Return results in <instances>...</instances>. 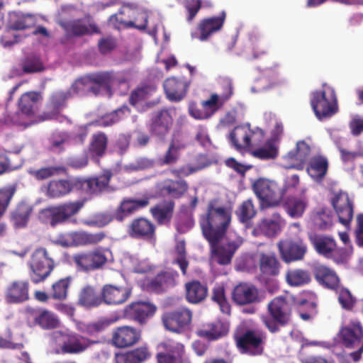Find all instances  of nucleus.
<instances>
[{
  "label": "nucleus",
  "mask_w": 363,
  "mask_h": 363,
  "mask_svg": "<svg viewBox=\"0 0 363 363\" xmlns=\"http://www.w3.org/2000/svg\"><path fill=\"white\" fill-rule=\"evenodd\" d=\"M216 203L215 200L208 202L206 213L199 220L203 236L212 242L223 238L231 220L230 210L223 206H216Z\"/></svg>",
  "instance_id": "1"
},
{
  "label": "nucleus",
  "mask_w": 363,
  "mask_h": 363,
  "mask_svg": "<svg viewBox=\"0 0 363 363\" xmlns=\"http://www.w3.org/2000/svg\"><path fill=\"white\" fill-rule=\"evenodd\" d=\"M269 316H262V320L271 333L279 330V326H285L291 320L292 303L286 297L274 298L267 305Z\"/></svg>",
  "instance_id": "2"
},
{
  "label": "nucleus",
  "mask_w": 363,
  "mask_h": 363,
  "mask_svg": "<svg viewBox=\"0 0 363 363\" xmlns=\"http://www.w3.org/2000/svg\"><path fill=\"white\" fill-rule=\"evenodd\" d=\"M252 189L259 200V208L262 210L279 206L286 191L285 186H280L274 180L264 178L256 180Z\"/></svg>",
  "instance_id": "3"
},
{
  "label": "nucleus",
  "mask_w": 363,
  "mask_h": 363,
  "mask_svg": "<svg viewBox=\"0 0 363 363\" xmlns=\"http://www.w3.org/2000/svg\"><path fill=\"white\" fill-rule=\"evenodd\" d=\"M310 104L315 116L320 121L331 118L339 111L334 89L325 84L322 89L311 93Z\"/></svg>",
  "instance_id": "4"
},
{
  "label": "nucleus",
  "mask_w": 363,
  "mask_h": 363,
  "mask_svg": "<svg viewBox=\"0 0 363 363\" xmlns=\"http://www.w3.org/2000/svg\"><path fill=\"white\" fill-rule=\"evenodd\" d=\"M28 265L30 280L34 284L44 281L55 267L54 259L45 247H38L34 250Z\"/></svg>",
  "instance_id": "5"
},
{
  "label": "nucleus",
  "mask_w": 363,
  "mask_h": 363,
  "mask_svg": "<svg viewBox=\"0 0 363 363\" xmlns=\"http://www.w3.org/2000/svg\"><path fill=\"white\" fill-rule=\"evenodd\" d=\"M267 336L261 330L246 329L235 335V345L241 354L259 356L263 354Z\"/></svg>",
  "instance_id": "6"
},
{
  "label": "nucleus",
  "mask_w": 363,
  "mask_h": 363,
  "mask_svg": "<svg viewBox=\"0 0 363 363\" xmlns=\"http://www.w3.org/2000/svg\"><path fill=\"white\" fill-rule=\"evenodd\" d=\"M107 262L108 257L102 247L80 251L72 256V263L76 269L84 273L102 269Z\"/></svg>",
  "instance_id": "7"
},
{
  "label": "nucleus",
  "mask_w": 363,
  "mask_h": 363,
  "mask_svg": "<svg viewBox=\"0 0 363 363\" xmlns=\"http://www.w3.org/2000/svg\"><path fill=\"white\" fill-rule=\"evenodd\" d=\"M342 344L346 348L357 349L349 354L354 362H359L363 353V325L357 319H351L350 322L340 330Z\"/></svg>",
  "instance_id": "8"
},
{
  "label": "nucleus",
  "mask_w": 363,
  "mask_h": 363,
  "mask_svg": "<svg viewBox=\"0 0 363 363\" xmlns=\"http://www.w3.org/2000/svg\"><path fill=\"white\" fill-rule=\"evenodd\" d=\"M57 340L62 354H81L98 342L75 333H57Z\"/></svg>",
  "instance_id": "9"
},
{
  "label": "nucleus",
  "mask_w": 363,
  "mask_h": 363,
  "mask_svg": "<svg viewBox=\"0 0 363 363\" xmlns=\"http://www.w3.org/2000/svg\"><path fill=\"white\" fill-rule=\"evenodd\" d=\"M309 240L319 255L328 259H332L336 262H342L345 259V250L339 248L333 238L318 234H311Z\"/></svg>",
  "instance_id": "10"
},
{
  "label": "nucleus",
  "mask_w": 363,
  "mask_h": 363,
  "mask_svg": "<svg viewBox=\"0 0 363 363\" xmlns=\"http://www.w3.org/2000/svg\"><path fill=\"white\" fill-rule=\"evenodd\" d=\"M226 12L222 11L218 16L206 17L199 21L195 31L191 33L193 39L207 41L211 36L220 31L226 19Z\"/></svg>",
  "instance_id": "11"
},
{
  "label": "nucleus",
  "mask_w": 363,
  "mask_h": 363,
  "mask_svg": "<svg viewBox=\"0 0 363 363\" xmlns=\"http://www.w3.org/2000/svg\"><path fill=\"white\" fill-rule=\"evenodd\" d=\"M84 203L85 200H79L47 208L45 211L47 213L50 225L52 227H55L58 224L66 222L80 211Z\"/></svg>",
  "instance_id": "12"
},
{
  "label": "nucleus",
  "mask_w": 363,
  "mask_h": 363,
  "mask_svg": "<svg viewBox=\"0 0 363 363\" xmlns=\"http://www.w3.org/2000/svg\"><path fill=\"white\" fill-rule=\"evenodd\" d=\"M158 347L162 351L156 355L157 363H184L191 361L187 357L184 344L168 340Z\"/></svg>",
  "instance_id": "13"
},
{
  "label": "nucleus",
  "mask_w": 363,
  "mask_h": 363,
  "mask_svg": "<svg viewBox=\"0 0 363 363\" xmlns=\"http://www.w3.org/2000/svg\"><path fill=\"white\" fill-rule=\"evenodd\" d=\"M157 307L155 304L147 301H134L124 307L123 317L135 321L140 326L147 324L148 320L155 313Z\"/></svg>",
  "instance_id": "14"
},
{
  "label": "nucleus",
  "mask_w": 363,
  "mask_h": 363,
  "mask_svg": "<svg viewBox=\"0 0 363 363\" xmlns=\"http://www.w3.org/2000/svg\"><path fill=\"white\" fill-rule=\"evenodd\" d=\"M191 320L192 312L185 307L167 312L162 317L164 328L176 333L184 332L190 325Z\"/></svg>",
  "instance_id": "15"
},
{
  "label": "nucleus",
  "mask_w": 363,
  "mask_h": 363,
  "mask_svg": "<svg viewBox=\"0 0 363 363\" xmlns=\"http://www.w3.org/2000/svg\"><path fill=\"white\" fill-rule=\"evenodd\" d=\"M142 337V330L132 325L115 328L111 335L112 345L118 348H128L138 344Z\"/></svg>",
  "instance_id": "16"
},
{
  "label": "nucleus",
  "mask_w": 363,
  "mask_h": 363,
  "mask_svg": "<svg viewBox=\"0 0 363 363\" xmlns=\"http://www.w3.org/2000/svg\"><path fill=\"white\" fill-rule=\"evenodd\" d=\"M331 204L337 216L339 222L348 227L354 216V202L347 192L340 191L331 199Z\"/></svg>",
  "instance_id": "17"
},
{
  "label": "nucleus",
  "mask_w": 363,
  "mask_h": 363,
  "mask_svg": "<svg viewBox=\"0 0 363 363\" xmlns=\"http://www.w3.org/2000/svg\"><path fill=\"white\" fill-rule=\"evenodd\" d=\"M35 24V18L31 14H22L15 16V19H11L8 30L1 38V43L4 48L11 47L17 43L18 35H16L12 30H19L30 28Z\"/></svg>",
  "instance_id": "18"
},
{
  "label": "nucleus",
  "mask_w": 363,
  "mask_h": 363,
  "mask_svg": "<svg viewBox=\"0 0 363 363\" xmlns=\"http://www.w3.org/2000/svg\"><path fill=\"white\" fill-rule=\"evenodd\" d=\"M155 225L144 217L133 219L127 228V233L130 238L150 242L155 241Z\"/></svg>",
  "instance_id": "19"
},
{
  "label": "nucleus",
  "mask_w": 363,
  "mask_h": 363,
  "mask_svg": "<svg viewBox=\"0 0 363 363\" xmlns=\"http://www.w3.org/2000/svg\"><path fill=\"white\" fill-rule=\"evenodd\" d=\"M285 220L278 212L271 216L262 218L254 228L252 234L255 236L264 235L268 238L277 237L285 226Z\"/></svg>",
  "instance_id": "20"
},
{
  "label": "nucleus",
  "mask_w": 363,
  "mask_h": 363,
  "mask_svg": "<svg viewBox=\"0 0 363 363\" xmlns=\"http://www.w3.org/2000/svg\"><path fill=\"white\" fill-rule=\"evenodd\" d=\"M277 247L282 260L286 263L303 259L307 252V246L301 240H281Z\"/></svg>",
  "instance_id": "21"
},
{
  "label": "nucleus",
  "mask_w": 363,
  "mask_h": 363,
  "mask_svg": "<svg viewBox=\"0 0 363 363\" xmlns=\"http://www.w3.org/2000/svg\"><path fill=\"white\" fill-rule=\"evenodd\" d=\"M156 192L161 197L174 199L182 198L189 190V184L184 179H164L155 185Z\"/></svg>",
  "instance_id": "22"
},
{
  "label": "nucleus",
  "mask_w": 363,
  "mask_h": 363,
  "mask_svg": "<svg viewBox=\"0 0 363 363\" xmlns=\"http://www.w3.org/2000/svg\"><path fill=\"white\" fill-rule=\"evenodd\" d=\"M78 177L50 180L46 186L45 195L50 199H60L79 191Z\"/></svg>",
  "instance_id": "23"
},
{
  "label": "nucleus",
  "mask_w": 363,
  "mask_h": 363,
  "mask_svg": "<svg viewBox=\"0 0 363 363\" xmlns=\"http://www.w3.org/2000/svg\"><path fill=\"white\" fill-rule=\"evenodd\" d=\"M178 278L177 271H162L148 281L147 288L152 292L161 294L175 287L178 284Z\"/></svg>",
  "instance_id": "24"
},
{
  "label": "nucleus",
  "mask_w": 363,
  "mask_h": 363,
  "mask_svg": "<svg viewBox=\"0 0 363 363\" xmlns=\"http://www.w3.org/2000/svg\"><path fill=\"white\" fill-rule=\"evenodd\" d=\"M131 289L125 285L104 284L101 289L103 303L117 306L124 303L131 295Z\"/></svg>",
  "instance_id": "25"
},
{
  "label": "nucleus",
  "mask_w": 363,
  "mask_h": 363,
  "mask_svg": "<svg viewBox=\"0 0 363 363\" xmlns=\"http://www.w3.org/2000/svg\"><path fill=\"white\" fill-rule=\"evenodd\" d=\"M71 98L72 97L68 89L53 91L47 104V110L40 116L42 120L56 119L60 111L67 106V101Z\"/></svg>",
  "instance_id": "26"
},
{
  "label": "nucleus",
  "mask_w": 363,
  "mask_h": 363,
  "mask_svg": "<svg viewBox=\"0 0 363 363\" xmlns=\"http://www.w3.org/2000/svg\"><path fill=\"white\" fill-rule=\"evenodd\" d=\"M172 124L173 118L170 111L167 109H161L152 113L150 132L153 135L163 138L169 133Z\"/></svg>",
  "instance_id": "27"
},
{
  "label": "nucleus",
  "mask_w": 363,
  "mask_h": 363,
  "mask_svg": "<svg viewBox=\"0 0 363 363\" xmlns=\"http://www.w3.org/2000/svg\"><path fill=\"white\" fill-rule=\"evenodd\" d=\"M111 177V172L107 171L99 177H89L88 179L78 177L79 183V191L88 195L99 194L108 187Z\"/></svg>",
  "instance_id": "28"
},
{
  "label": "nucleus",
  "mask_w": 363,
  "mask_h": 363,
  "mask_svg": "<svg viewBox=\"0 0 363 363\" xmlns=\"http://www.w3.org/2000/svg\"><path fill=\"white\" fill-rule=\"evenodd\" d=\"M254 133L250 124L238 125L230 133L228 140L236 150H245L250 147Z\"/></svg>",
  "instance_id": "29"
},
{
  "label": "nucleus",
  "mask_w": 363,
  "mask_h": 363,
  "mask_svg": "<svg viewBox=\"0 0 363 363\" xmlns=\"http://www.w3.org/2000/svg\"><path fill=\"white\" fill-rule=\"evenodd\" d=\"M232 298L239 306L255 303L259 301V291L252 284L240 283L234 288Z\"/></svg>",
  "instance_id": "30"
},
{
  "label": "nucleus",
  "mask_w": 363,
  "mask_h": 363,
  "mask_svg": "<svg viewBox=\"0 0 363 363\" xmlns=\"http://www.w3.org/2000/svg\"><path fill=\"white\" fill-rule=\"evenodd\" d=\"M219 242H208L213 257L219 264H228L230 263L232 257L240 245L241 242L230 241L225 245H219Z\"/></svg>",
  "instance_id": "31"
},
{
  "label": "nucleus",
  "mask_w": 363,
  "mask_h": 363,
  "mask_svg": "<svg viewBox=\"0 0 363 363\" xmlns=\"http://www.w3.org/2000/svg\"><path fill=\"white\" fill-rule=\"evenodd\" d=\"M313 276L318 283L325 288L337 290L340 279L333 269L321 264H315L312 269Z\"/></svg>",
  "instance_id": "32"
},
{
  "label": "nucleus",
  "mask_w": 363,
  "mask_h": 363,
  "mask_svg": "<svg viewBox=\"0 0 363 363\" xmlns=\"http://www.w3.org/2000/svg\"><path fill=\"white\" fill-rule=\"evenodd\" d=\"M6 303L18 304L29 299V283L28 281L17 280L11 282L6 288L4 295Z\"/></svg>",
  "instance_id": "33"
},
{
  "label": "nucleus",
  "mask_w": 363,
  "mask_h": 363,
  "mask_svg": "<svg viewBox=\"0 0 363 363\" xmlns=\"http://www.w3.org/2000/svg\"><path fill=\"white\" fill-rule=\"evenodd\" d=\"M228 325L220 320H216L213 322L203 323L199 327L196 334L198 337L215 341L225 336L228 333Z\"/></svg>",
  "instance_id": "34"
},
{
  "label": "nucleus",
  "mask_w": 363,
  "mask_h": 363,
  "mask_svg": "<svg viewBox=\"0 0 363 363\" xmlns=\"http://www.w3.org/2000/svg\"><path fill=\"white\" fill-rule=\"evenodd\" d=\"M26 315L29 321L32 320L34 325H39L43 329L56 328L60 323L57 318L51 311L45 309L28 308Z\"/></svg>",
  "instance_id": "35"
},
{
  "label": "nucleus",
  "mask_w": 363,
  "mask_h": 363,
  "mask_svg": "<svg viewBox=\"0 0 363 363\" xmlns=\"http://www.w3.org/2000/svg\"><path fill=\"white\" fill-rule=\"evenodd\" d=\"M150 199L148 196L141 199L124 198L115 211V220L122 222L135 211L147 207L150 203Z\"/></svg>",
  "instance_id": "36"
},
{
  "label": "nucleus",
  "mask_w": 363,
  "mask_h": 363,
  "mask_svg": "<svg viewBox=\"0 0 363 363\" xmlns=\"http://www.w3.org/2000/svg\"><path fill=\"white\" fill-rule=\"evenodd\" d=\"M163 86L167 98L172 101L178 102L185 97L189 82L184 78L172 77L165 79Z\"/></svg>",
  "instance_id": "37"
},
{
  "label": "nucleus",
  "mask_w": 363,
  "mask_h": 363,
  "mask_svg": "<svg viewBox=\"0 0 363 363\" xmlns=\"http://www.w3.org/2000/svg\"><path fill=\"white\" fill-rule=\"evenodd\" d=\"M258 264L263 279L277 277L280 272L281 264L274 252L259 253Z\"/></svg>",
  "instance_id": "38"
},
{
  "label": "nucleus",
  "mask_w": 363,
  "mask_h": 363,
  "mask_svg": "<svg viewBox=\"0 0 363 363\" xmlns=\"http://www.w3.org/2000/svg\"><path fill=\"white\" fill-rule=\"evenodd\" d=\"M282 206L286 213L292 218H298L303 216L308 201L305 196H288L283 198Z\"/></svg>",
  "instance_id": "39"
},
{
  "label": "nucleus",
  "mask_w": 363,
  "mask_h": 363,
  "mask_svg": "<svg viewBox=\"0 0 363 363\" xmlns=\"http://www.w3.org/2000/svg\"><path fill=\"white\" fill-rule=\"evenodd\" d=\"M174 207L173 200H165L150 208V213L158 225H167L173 217Z\"/></svg>",
  "instance_id": "40"
},
{
  "label": "nucleus",
  "mask_w": 363,
  "mask_h": 363,
  "mask_svg": "<svg viewBox=\"0 0 363 363\" xmlns=\"http://www.w3.org/2000/svg\"><path fill=\"white\" fill-rule=\"evenodd\" d=\"M186 299L191 303H199L207 296L208 288L199 281L193 280L185 284Z\"/></svg>",
  "instance_id": "41"
},
{
  "label": "nucleus",
  "mask_w": 363,
  "mask_h": 363,
  "mask_svg": "<svg viewBox=\"0 0 363 363\" xmlns=\"http://www.w3.org/2000/svg\"><path fill=\"white\" fill-rule=\"evenodd\" d=\"M150 357L149 350L145 346L137 347L125 353H116V363H142Z\"/></svg>",
  "instance_id": "42"
},
{
  "label": "nucleus",
  "mask_w": 363,
  "mask_h": 363,
  "mask_svg": "<svg viewBox=\"0 0 363 363\" xmlns=\"http://www.w3.org/2000/svg\"><path fill=\"white\" fill-rule=\"evenodd\" d=\"M42 99L41 92L36 91H27L22 94L18 100V108L23 114L27 116H33L36 104Z\"/></svg>",
  "instance_id": "43"
},
{
  "label": "nucleus",
  "mask_w": 363,
  "mask_h": 363,
  "mask_svg": "<svg viewBox=\"0 0 363 363\" xmlns=\"http://www.w3.org/2000/svg\"><path fill=\"white\" fill-rule=\"evenodd\" d=\"M103 303L101 293L99 294L93 286H86L79 292L77 305L86 308H93Z\"/></svg>",
  "instance_id": "44"
},
{
  "label": "nucleus",
  "mask_w": 363,
  "mask_h": 363,
  "mask_svg": "<svg viewBox=\"0 0 363 363\" xmlns=\"http://www.w3.org/2000/svg\"><path fill=\"white\" fill-rule=\"evenodd\" d=\"M72 97L74 96H85L89 93L95 95L99 93V89L91 84L89 74L77 79L68 89Z\"/></svg>",
  "instance_id": "45"
},
{
  "label": "nucleus",
  "mask_w": 363,
  "mask_h": 363,
  "mask_svg": "<svg viewBox=\"0 0 363 363\" xmlns=\"http://www.w3.org/2000/svg\"><path fill=\"white\" fill-rule=\"evenodd\" d=\"M108 146V137L102 132L94 133L89 145V152L92 157H102Z\"/></svg>",
  "instance_id": "46"
},
{
  "label": "nucleus",
  "mask_w": 363,
  "mask_h": 363,
  "mask_svg": "<svg viewBox=\"0 0 363 363\" xmlns=\"http://www.w3.org/2000/svg\"><path fill=\"white\" fill-rule=\"evenodd\" d=\"M328 168V160L323 156L318 155L311 158L307 172L311 177L320 180L325 176Z\"/></svg>",
  "instance_id": "47"
},
{
  "label": "nucleus",
  "mask_w": 363,
  "mask_h": 363,
  "mask_svg": "<svg viewBox=\"0 0 363 363\" xmlns=\"http://www.w3.org/2000/svg\"><path fill=\"white\" fill-rule=\"evenodd\" d=\"M185 147L186 145L184 144L172 140L164 155L158 159L159 165L167 166L176 164L180 157V150Z\"/></svg>",
  "instance_id": "48"
},
{
  "label": "nucleus",
  "mask_w": 363,
  "mask_h": 363,
  "mask_svg": "<svg viewBox=\"0 0 363 363\" xmlns=\"http://www.w3.org/2000/svg\"><path fill=\"white\" fill-rule=\"evenodd\" d=\"M77 233L78 247L97 245L107 238V234L104 231L91 233L79 230Z\"/></svg>",
  "instance_id": "49"
},
{
  "label": "nucleus",
  "mask_w": 363,
  "mask_h": 363,
  "mask_svg": "<svg viewBox=\"0 0 363 363\" xmlns=\"http://www.w3.org/2000/svg\"><path fill=\"white\" fill-rule=\"evenodd\" d=\"M72 281L71 277H67L55 281L51 286V298L57 301L65 300L68 296V291Z\"/></svg>",
  "instance_id": "50"
},
{
  "label": "nucleus",
  "mask_w": 363,
  "mask_h": 363,
  "mask_svg": "<svg viewBox=\"0 0 363 363\" xmlns=\"http://www.w3.org/2000/svg\"><path fill=\"white\" fill-rule=\"evenodd\" d=\"M286 281L291 286H300L310 283L309 272L302 269H289L286 273Z\"/></svg>",
  "instance_id": "51"
},
{
  "label": "nucleus",
  "mask_w": 363,
  "mask_h": 363,
  "mask_svg": "<svg viewBox=\"0 0 363 363\" xmlns=\"http://www.w3.org/2000/svg\"><path fill=\"white\" fill-rule=\"evenodd\" d=\"M311 152L310 146L303 140L298 141L294 150L290 151L287 154V157L290 160L298 162L297 168L302 169V165L307 160Z\"/></svg>",
  "instance_id": "52"
},
{
  "label": "nucleus",
  "mask_w": 363,
  "mask_h": 363,
  "mask_svg": "<svg viewBox=\"0 0 363 363\" xmlns=\"http://www.w3.org/2000/svg\"><path fill=\"white\" fill-rule=\"evenodd\" d=\"M31 208L25 203H20L11 213V220L16 228H23L27 225Z\"/></svg>",
  "instance_id": "53"
},
{
  "label": "nucleus",
  "mask_w": 363,
  "mask_h": 363,
  "mask_svg": "<svg viewBox=\"0 0 363 363\" xmlns=\"http://www.w3.org/2000/svg\"><path fill=\"white\" fill-rule=\"evenodd\" d=\"M66 29L68 34L74 36H82L87 35L90 33V29L91 33H99V29L96 25L90 24L89 26H88L81 20H77L69 23L66 26Z\"/></svg>",
  "instance_id": "54"
},
{
  "label": "nucleus",
  "mask_w": 363,
  "mask_h": 363,
  "mask_svg": "<svg viewBox=\"0 0 363 363\" xmlns=\"http://www.w3.org/2000/svg\"><path fill=\"white\" fill-rule=\"evenodd\" d=\"M278 147L272 140H267L263 146L252 152V155L262 160H274L278 155Z\"/></svg>",
  "instance_id": "55"
},
{
  "label": "nucleus",
  "mask_w": 363,
  "mask_h": 363,
  "mask_svg": "<svg viewBox=\"0 0 363 363\" xmlns=\"http://www.w3.org/2000/svg\"><path fill=\"white\" fill-rule=\"evenodd\" d=\"M16 191L17 185L16 184L0 188V219L6 212Z\"/></svg>",
  "instance_id": "56"
},
{
  "label": "nucleus",
  "mask_w": 363,
  "mask_h": 363,
  "mask_svg": "<svg viewBox=\"0 0 363 363\" xmlns=\"http://www.w3.org/2000/svg\"><path fill=\"white\" fill-rule=\"evenodd\" d=\"M91 84L100 89V87L109 89L115 81L113 72H100L89 74Z\"/></svg>",
  "instance_id": "57"
},
{
  "label": "nucleus",
  "mask_w": 363,
  "mask_h": 363,
  "mask_svg": "<svg viewBox=\"0 0 363 363\" xmlns=\"http://www.w3.org/2000/svg\"><path fill=\"white\" fill-rule=\"evenodd\" d=\"M65 170L66 169L62 166H49L30 170L29 174L36 180L43 181L64 172Z\"/></svg>",
  "instance_id": "58"
},
{
  "label": "nucleus",
  "mask_w": 363,
  "mask_h": 363,
  "mask_svg": "<svg viewBox=\"0 0 363 363\" xmlns=\"http://www.w3.org/2000/svg\"><path fill=\"white\" fill-rule=\"evenodd\" d=\"M130 113V109L127 106H123L114 111L106 115L101 125L104 127L111 126L126 118Z\"/></svg>",
  "instance_id": "59"
},
{
  "label": "nucleus",
  "mask_w": 363,
  "mask_h": 363,
  "mask_svg": "<svg viewBox=\"0 0 363 363\" xmlns=\"http://www.w3.org/2000/svg\"><path fill=\"white\" fill-rule=\"evenodd\" d=\"M256 213L257 211L251 199L244 201L235 211L239 220L243 223L254 218Z\"/></svg>",
  "instance_id": "60"
},
{
  "label": "nucleus",
  "mask_w": 363,
  "mask_h": 363,
  "mask_svg": "<svg viewBox=\"0 0 363 363\" xmlns=\"http://www.w3.org/2000/svg\"><path fill=\"white\" fill-rule=\"evenodd\" d=\"M175 252L176 257L173 261V264H177L182 274L186 275L189 263L186 259V245L184 241H180L177 244Z\"/></svg>",
  "instance_id": "61"
},
{
  "label": "nucleus",
  "mask_w": 363,
  "mask_h": 363,
  "mask_svg": "<svg viewBox=\"0 0 363 363\" xmlns=\"http://www.w3.org/2000/svg\"><path fill=\"white\" fill-rule=\"evenodd\" d=\"M313 223L316 228L326 230L333 225V218L328 209L323 208L313 216Z\"/></svg>",
  "instance_id": "62"
},
{
  "label": "nucleus",
  "mask_w": 363,
  "mask_h": 363,
  "mask_svg": "<svg viewBox=\"0 0 363 363\" xmlns=\"http://www.w3.org/2000/svg\"><path fill=\"white\" fill-rule=\"evenodd\" d=\"M212 300L216 302L224 313H230V306L227 301L225 294V289L222 286H217L213 289L212 291Z\"/></svg>",
  "instance_id": "63"
},
{
  "label": "nucleus",
  "mask_w": 363,
  "mask_h": 363,
  "mask_svg": "<svg viewBox=\"0 0 363 363\" xmlns=\"http://www.w3.org/2000/svg\"><path fill=\"white\" fill-rule=\"evenodd\" d=\"M224 104V102L218 97V94L216 93L212 94L208 99L201 101V105L205 108V111L207 112L209 118Z\"/></svg>",
  "instance_id": "64"
}]
</instances>
